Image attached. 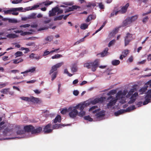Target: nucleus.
I'll list each match as a JSON object with an SVG mask.
<instances>
[{"instance_id":"1","label":"nucleus","mask_w":151,"mask_h":151,"mask_svg":"<svg viewBox=\"0 0 151 151\" xmlns=\"http://www.w3.org/2000/svg\"><path fill=\"white\" fill-rule=\"evenodd\" d=\"M100 110V109H98L93 111V114H95L98 112L96 113L95 115V116L96 117V119L98 120H100L103 119L105 115V111L102 110L99 112Z\"/></svg>"},{"instance_id":"2","label":"nucleus","mask_w":151,"mask_h":151,"mask_svg":"<svg viewBox=\"0 0 151 151\" xmlns=\"http://www.w3.org/2000/svg\"><path fill=\"white\" fill-rule=\"evenodd\" d=\"M68 110L69 115L71 118L74 119L78 115V112L77 110L73 109L72 107H70L68 109Z\"/></svg>"},{"instance_id":"3","label":"nucleus","mask_w":151,"mask_h":151,"mask_svg":"<svg viewBox=\"0 0 151 151\" xmlns=\"http://www.w3.org/2000/svg\"><path fill=\"white\" fill-rule=\"evenodd\" d=\"M99 65V60L98 59L95 60L93 62H91V69L93 72L95 71Z\"/></svg>"},{"instance_id":"4","label":"nucleus","mask_w":151,"mask_h":151,"mask_svg":"<svg viewBox=\"0 0 151 151\" xmlns=\"http://www.w3.org/2000/svg\"><path fill=\"white\" fill-rule=\"evenodd\" d=\"M145 98V100L143 102V105H145L150 102L151 99V89L148 91Z\"/></svg>"},{"instance_id":"5","label":"nucleus","mask_w":151,"mask_h":151,"mask_svg":"<svg viewBox=\"0 0 151 151\" xmlns=\"http://www.w3.org/2000/svg\"><path fill=\"white\" fill-rule=\"evenodd\" d=\"M133 35L129 33H127L126 36L124 38L125 46H126L128 45L132 38Z\"/></svg>"},{"instance_id":"6","label":"nucleus","mask_w":151,"mask_h":151,"mask_svg":"<svg viewBox=\"0 0 151 151\" xmlns=\"http://www.w3.org/2000/svg\"><path fill=\"white\" fill-rule=\"evenodd\" d=\"M111 99V100H110L109 102L107 104V107L108 108H109L110 107H111L113 105H114L116 103L117 99H115L112 96H110L108 98V99Z\"/></svg>"},{"instance_id":"7","label":"nucleus","mask_w":151,"mask_h":151,"mask_svg":"<svg viewBox=\"0 0 151 151\" xmlns=\"http://www.w3.org/2000/svg\"><path fill=\"white\" fill-rule=\"evenodd\" d=\"M63 62H61L53 66L50 70L49 74L51 75L52 73H53V72H55L54 71H56L57 69L61 67V65H63Z\"/></svg>"},{"instance_id":"8","label":"nucleus","mask_w":151,"mask_h":151,"mask_svg":"<svg viewBox=\"0 0 151 151\" xmlns=\"http://www.w3.org/2000/svg\"><path fill=\"white\" fill-rule=\"evenodd\" d=\"M22 7H19L17 8H13L11 9L8 10L6 11H4V12L5 14H11L12 12H16L17 11H21L23 9Z\"/></svg>"},{"instance_id":"9","label":"nucleus","mask_w":151,"mask_h":151,"mask_svg":"<svg viewBox=\"0 0 151 151\" xmlns=\"http://www.w3.org/2000/svg\"><path fill=\"white\" fill-rule=\"evenodd\" d=\"M80 8L81 7L78 6L73 5L71 7H70L66 9L65 13H66L68 12H70L73 11L74 10L77 9H80Z\"/></svg>"},{"instance_id":"10","label":"nucleus","mask_w":151,"mask_h":151,"mask_svg":"<svg viewBox=\"0 0 151 151\" xmlns=\"http://www.w3.org/2000/svg\"><path fill=\"white\" fill-rule=\"evenodd\" d=\"M30 101L34 104H38L40 102V100L39 98L35 97L32 96L30 97Z\"/></svg>"},{"instance_id":"11","label":"nucleus","mask_w":151,"mask_h":151,"mask_svg":"<svg viewBox=\"0 0 151 151\" xmlns=\"http://www.w3.org/2000/svg\"><path fill=\"white\" fill-rule=\"evenodd\" d=\"M59 10V8L57 7L53 8L51 12H49V16H55L56 13L58 12Z\"/></svg>"},{"instance_id":"12","label":"nucleus","mask_w":151,"mask_h":151,"mask_svg":"<svg viewBox=\"0 0 151 151\" xmlns=\"http://www.w3.org/2000/svg\"><path fill=\"white\" fill-rule=\"evenodd\" d=\"M103 100L104 99L102 97L100 98H96L91 101V103L93 104H95L99 102H102Z\"/></svg>"},{"instance_id":"13","label":"nucleus","mask_w":151,"mask_h":151,"mask_svg":"<svg viewBox=\"0 0 151 151\" xmlns=\"http://www.w3.org/2000/svg\"><path fill=\"white\" fill-rule=\"evenodd\" d=\"M34 127L32 125H27L25 126L24 127V129L25 130L28 132H31L32 133V132L33 129Z\"/></svg>"},{"instance_id":"14","label":"nucleus","mask_w":151,"mask_h":151,"mask_svg":"<svg viewBox=\"0 0 151 151\" xmlns=\"http://www.w3.org/2000/svg\"><path fill=\"white\" fill-rule=\"evenodd\" d=\"M42 128L41 127H39L35 129L34 127L32 131V134H38L42 130Z\"/></svg>"},{"instance_id":"15","label":"nucleus","mask_w":151,"mask_h":151,"mask_svg":"<svg viewBox=\"0 0 151 151\" xmlns=\"http://www.w3.org/2000/svg\"><path fill=\"white\" fill-rule=\"evenodd\" d=\"M129 6V3H128L126 5L123 7H122L121 9V10L119 11V12H121L122 13H125L127 10L128 7Z\"/></svg>"},{"instance_id":"16","label":"nucleus","mask_w":151,"mask_h":151,"mask_svg":"<svg viewBox=\"0 0 151 151\" xmlns=\"http://www.w3.org/2000/svg\"><path fill=\"white\" fill-rule=\"evenodd\" d=\"M131 23L128 17L123 22L122 26L124 27Z\"/></svg>"},{"instance_id":"17","label":"nucleus","mask_w":151,"mask_h":151,"mask_svg":"<svg viewBox=\"0 0 151 151\" xmlns=\"http://www.w3.org/2000/svg\"><path fill=\"white\" fill-rule=\"evenodd\" d=\"M36 68L35 67H32V68L27 70L24 72L21 73V74H24L29 72L33 73L35 71Z\"/></svg>"},{"instance_id":"18","label":"nucleus","mask_w":151,"mask_h":151,"mask_svg":"<svg viewBox=\"0 0 151 151\" xmlns=\"http://www.w3.org/2000/svg\"><path fill=\"white\" fill-rule=\"evenodd\" d=\"M138 18V15H136L134 16H133L132 17H128V18L129 20H130V22H131V23H132V22L135 21V20H136Z\"/></svg>"},{"instance_id":"19","label":"nucleus","mask_w":151,"mask_h":151,"mask_svg":"<svg viewBox=\"0 0 151 151\" xmlns=\"http://www.w3.org/2000/svg\"><path fill=\"white\" fill-rule=\"evenodd\" d=\"M65 126V125L64 124H56L53 126L52 129H58L59 128H60L61 127H62Z\"/></svg>"},{"instance_id":"20","label":"nucleus","mask_w":151,"mask_h":151,"mask_svg":"<svg viewBox=\"0 0 151 151\" xmlns=\"http://www.w3.org/2000/svg\"><path fill=\"white\" fill-rule=\"evenodd\" d=\"M61 122V117L60 115H57L55 118L54 122L56 123L57 122Z\"/></svg>"},{"instance_id":"21","label":"nucleus","mask_w":151,"mask_h":151,"mask_svg":"<svg viewBox=\"0 0 151 151\" xmlns=\"http://www.w3.org/2000/svg\"><path fill=\"white\" fill-rule=\"evenodd\" d=\"M6 36L7 38L10 39H14L18 37L17 35L12 33L6 35Z\"/></svg>"},{"instance_id":"22","label":"nucleus","mask_w":151,"mask_h":151,"mask_svg":"<svg viewBox=\"0 0 151 151\" xmlns=\"http://www.w3.org/2000/svg\"><path fill=\"white\" fill-rule=\"evenodd\" d=\"M148 86L146 85L144 87L141 88L139 90V92L140 93V94H143L144 92H145L147 89Z\"/></svg>"},{"instance_id":"23","label":"nucleus","mask_w":151,"mask_h":151,"mask_svg":"<svg viewBox=\"0 0 151 151\" xmlns=\"http://www.w3.org/2000/svg\"><path fill=\"white\" fill-rule=\"evenodd\" d=\"M126 111L122 109L119 110L117 112H116L114 113V115L115 116H117L120 114H121L122 113H124Z\"/></svg>"},{"instance_id":"24","label":"nucleus","mask_w":151,"mask_h":151,"mask_svg":"<svg viewBox=\"0 0 151 151\" xmlns=\"http://www.w3.org/2000/svg\"><path fill=\"white\" fill-rule=\"evenodd\" d=\"M36 14L35 13H32L28 16V18L29 19H35L36 18Z\"/></svg>"},{"instance_id":"25","label":"nucleus","mask_w":151,"mask_h":151,"mask_svg":"<svg viewBox=\"0 0 151 151\" xmlns=\"http://www.w3.org/2000/svg\"><path fill=\"white\" fill-rule=\"evenodd\" d=\"M9 88H4L0 91V92L3 94H7L9 92Z\"/></svg>"},{"instance_id":"26","label":"nucleus","mask_w":151,"mask_h":151,"mask_svg":"<svg viewBox=\"0 0 151 151\" xmlns=\"http://www.w3.org/2000/svg\"><path fill=\"white\" fill-rule=\"evenodd\" d=\"M109 49L107 47L105 48L104 50L101 53V57H104L106 55L108 52Z\"/></svg>"},{"instance_id":"27","label":"nucleus","mask_w":151,"mask_h":151,"mask_svg":"<svg viewBox=\"0 0 151 151\" xmlns=\"http://www.w3.org/2000/svg\"><path fill=\"white\" fill-rule=\"evenodd\" d=\"M57 74L58 72L57 71H55L54 72H53V73L50 75H51L52 78L51 80L52 81H53L56 78Z\"/></svg>"},{"instance_id":"28","label":"nucleus","mask_w":151,"mask_h":151,"mask_svg":"<svg viewBox=\"0 0 151 151\" xmlns=\"http://www.w3.org/2000/svg\"><path fill=\"white\" fill-rule=\"evenodd\" d=\"M112 64L113 65H117L120 63V61L118 60H114L112 61Z\"/></svg>"},{"instance_id":"29","label":"nucleus","mask_w":151,"mask_h":151,"mask_svg":"<svg viewBox=\"0 0 151 151\" xmlns=\"http://www.w3.org/2000/svg\"><path fill=\"white\" fill-rule=\"evenodd\" d=\"M71 70L73 72H76L77 70V68L76 65L75 64L73 65L71 68Z\"/></svg>"},{"instance_id":"30","label":"nucleus","mask_w":151,"mask_h":151,"mask_svg":"<svg viewBox=\"0 0 151 151\" xmlns=\"http://www.w3.org/2000/svg\"><path fill=\"white\" fill-rule=\"evenodd\" d=\"M89 24L86 23L81 24L80 27L82 29H85L88 27Z\"/></svg>"},{"instance_id":"31","label":"nucleus","mask_w":151,"mask_h":151,"mask_svg":"<svg viewBox=\"0 0 151 151\" xmlns=\"http://www.w3.org/2000/svg\"><path fill=\"white\" fill-rule=\"evenodd\" d=\"M84 119L85 120L88 121L89 122H92L93 121V119L91 118L89 115L84 116Z\"/></svg>"},{"instance_id":"32","label":"nucleus","mask_w":151,"mask_h":151,"mask_svg":"<svg viewBox=\"0 0 151 151\" xmlns=\"http://www.w3.org/2000/svg\"><path fill=\"white\" fill-rule=\"evenodd\" d=\"M134 89H131L130 91L128 92L127 95V97H129L131 96L133 94V93L134 92Z\"/></svg>"},{"instance_id":"33","label":"nucleus","mask_w":151,"mask_h":151,"mask_svg":"<svg viewBox=\"0 0 151 151\" xmlns=\"http://www.w3.org/2000/svg\"><path fill=\"white\" fill-rule=\"evenodd\" d=\"M63 57V56L59 54H57L54 55V56H52V59H57L59 58L60 57Z\"/></svg>"},{"instance_id":"34","label":"nucleus","mask_w":151,"mask_h":151,"mask_svg":"<svg viewBox=\"0 0 151 151\" xmlns=\"http://www.w3.org/2000/svg\"><path fill=\"white\" fill-rule=\"evenodd\" d=\"M116 90H112L110 91L107 93V95L110 96L115 94L116 93Z\"/></svg>"},{"instance_id":"35","label":"nucleus","mask_w":151,"mask_h":151,"mask_svg":"<svg viewBox=\"0 0 151 151\" xmlns=\"http://www.w3.org/2000/svg\"><path fill=\"white\" fill-rule=\"evenodd\" d=\"M91 62L89 63H86L84 64V67L87 68L88 69L91 68Z\"/></svg>"},{"instance_id":"36","label":"nucleus","mask_w":151,"mask_h":151,"mask_svg":"<svg viewBox=\"0 0 151 151\" xmlns=\"http://www.w3.org/2000/svg\"><path fill=\"white\" fill-rule=\"evenodd\" d=\"M86 114V112L83 110L81 111L78 113V115L81 117H82L84 116Z\"/></svg>"},{"instance_id":"37","label":"nucleus","mask_w":151,"mask_h":151,"mask_svg":"<svg viewBox=\"0 0 151 151\" xmlns=\"http://www.w3.org/2000/svg\"><path fill=\"white\" fill-rule=\"evenodd\" d=\"M39 6V5H34V6H32L31 9H30V7H29V9H27V10H35L36 8H38Z\"/></svg>"},{"instance_id":"38","label":"nucleus","mask_w":151,"mask_h":151,"mask_svg":"<svg viewBox=\"0 0 151 151\" xmlns=\"http://www.w3.org/2000/svg\"><path fill=\"white\" fill-rule=\"evenodd\" d=\"M135 108L134 106H131L127 108L126 109V111H129L131 110L134 109Z\"/></svg>"},{"instance_id":"39","label":"nucleus","mask_w":151,"mask_h":151,"mask_svg":"<svg viewBox=\"0 0 151 151\" xmlns=\"http://www.w3.org/2000/svg\"><path fill=\"white\" fill-rule=\"evenodd\" d=\"M22 55V52L20 51H17L15 54V55L16 57L20 56Z\"/></svg>"},{"instance_id":"40","label":"nucleus","mask_w":151,"mask_h":151,"mask_svg":"<svg viewBox=\"0 0 151 151\" xmlns=\"http://www.w3.org/2000/svg\"><path fill=\"white\" fill-rule=\"evenodd\" d=\"M63 17V15H61L57 17L54 18V20L55 21L57 20H61L62 19Z\"/></svg>"},{"instance_id":"41","label":"nucleus","mask_w":151,"mask_h":151,"mask_svg":"<svg viewBox=\"0 0 151 151\" xmlns=\"http://www.w3.org/2000/svg\"><path fill=\"white\" fill-rule=\"evenodd\" d=\"M21 50H25V51L24 52V53H27L28 52H29L30 50L28 48H25L24 47H22L21 48Z\"/></svg>"},{"instance_id":"42","label":"nucleus","mask_w":151,"mask_h":151,"mask_svg":"<svg viewBox=\"0 0 151 151\" xmlns=\"http://www.w3.org/2000/svg\"><path fill=\"white\" fill-rule=\"evenodd\" d=\"M25 133V131L24 130H19L17 132V134H23Z\"/></svg>"},{"instance_id":"43","label":"nucleus","mask_w":151,"mask_h":151,"mask_svg":"<svg viewBox=\"0 0 151 151\" xmlns=\"http://www.w3.org/2000/svg\"><path fill=\"white\" fill-rule=\"evenodd\" d=\"M129 50H124L123 52L122 53L123 54V57H125L126 56L127 54L128 53Z\"/></svg>"},{"instance_id":"44","label":"nucleus","mask_w":151,"mask_h":151,"mask_svg":"<svg viewBox=\"0 0 151 151\" xmlns=\"http://www.w3.org/2000/svg\"><path fill=\"white\" fill-rule=\"evenodd\" d=\"M119 12V11H117L116 12L114 10L111 14L110 17H113L114 15H116L118 12Z\"/></svg>"},{"instance_id":"45","label":"nucleus","mask_w":151,"mask_h":151,"mask_svg":"<svg viewBox=\"0 0 151 151\" xmlns=\"http://www.w3.org/2000/svg\"><path fill=\"white\" fill-rule=\"evenodd\" d=\"M99 7L101 9H104V5L102 4V2L98 3Z\"/></svg>"},{"instance_id":"46","label":"nucleus","mask_w":151,"mask_h":151,"mask_svg":"<svg viewBox=\"0 0 151 151\" xmlns=\"http://www.w3.org/2000/svg\"><path fill=\"white\" fill-rule=\"evenodd\" d=\"M115 42V40H113L110 42L108 44V47H110L112 45H113Z\"/></svg>"},{"instance_id":"47","label":"nucleus","mask_w":151,"mask_h":151,"mask_svg":"<svg viewBox=\"0 0 151 151\" xmlns=\"http://www.w3.org/2000/svg\"><path fill=\"white\" fill-rule=\"evenodd\" d=\"M136 98H132V97L130 98V100L128 102L129 104H131L134 103L136 100Z\"/></svg>"},{"instance_id":"48","label":"nucleus","mask_w":151,"mask_h":151,"mask_svg":"<svg viewBox=\"0 0 151 151\" xmlns=\"http://www.w3.org/2000/svg\"><path fill=\"white\" fill-rule=\"evenodd\" d=\"M35 54L32 53L29 55V57L30 58H35L37 60L39 59L40 58V57L38 56V57H35Z\"/></svg>"},{"instance_id":"49","label":"nucleus","mask_w":151,"mask_h":151,"mask_svg":"<svg viewBox=\"0 0 151 151\" xmlns=\"http://www.w3.org/2000/svg\"><path fill=\"white\" fill-rule=\"evenodd\" d=\"M64 73L67 74L68 75V76H73V74H71L68 72L67 69H65L64 70Z\"/></svg>"},{"instance_id":"50","label":"nucleus","mask_w":151,"mask_h":151,"mask_svg":"<svg viewBox=\"0 0 151 151\" xmlns=\"http://www.w3.org/2000/svg\"><path fill=\"white\" fill-rule=\"evenodd\" d=\"M21 99L23 100L28 102L30 101V97H22Z\"/></svg>"},{"instance_id":"51","label":"nucleus","mask_w":151,"mask_h":151,"mask_svg":"<svg viewBox=\"0 0 151 151\" xmlns=\"http://www.w3.org/2000/svg\"><path fill=\"white\" fill-rule=\"evenodd\" d=\"M92 19V15H89L88 17H87V19H86V22H89L90 20H91Z\"/></svg>"},{"instance_id":"52","label":"nucleus","mask_w":151,"mask_h":151,"mask_svg":"<svg viewBox=\"0 0 151 151\" xmlns=\"http://www.w3.org/2000/svg\"><path fill=\"white\" fill-rule=\"evenodd\" d=\"M7 84V83H0V88L4 87Z\"/></svg>"},{"instance_id":"53","label":"nucleus","mask_w":151,"mask_h":151,"mask_svg":"<svg viewBox=\"0 0 151 151\" xmlns=\"http://www.w3.org/2000/svg\"><path fill=\"white\" fill-rule=\"evenodd\" d=\"M20 1V0H14L12 1V3L13 4H17L22 1Z\"/></svg>"},{"instance_id":"54","label":"nucleus","mask_w":151,"mask_h":151,"mask_svg":"<svg viewBox=\"0 0 151 151\" xmlns=\"http://www.w3.org/2000/svg\"><path fill=\"white\" fill-rule=\"evenodd\" d=\"M59 50V48H58L54 50H52L50 51H48V55L51 53H52L53 52H55L56 51L58 50Z\"/></svg>"},{"instance_id":"55","label":"nucleus","mask_w":151,"mask_h":151,"mask_svg":"<svg viewBox=\"0 0 151 151\" xmlns=\"http://www.w3.org/2000/svg\"><path fill=\"white\" fill-rule=\"evenodd\" d=\"M9 22V23H14L17 22V21L16 20L14 19H8Z\"/></svg>"},{"instance_id":"56","label":"nucleus","mask_w":151,"mask_h":151,"mask_svg":"<svg viewBox=\"0 0 151 151\" xmlns=\"http://www.w3.org/2000/svg\"><path fill=\"white\" fill-rule=\"evenodd\" d=\"M149 19V18L147 16L146 17H145L144 18L143 20H142V22L144 23H145Z\"/></svg>"},{"instance_id":"57","label":"nucleus","mask_w":151,"mask_h":151,"mask_svg":"<svg viewBox=\"0 0 151 151\" xmlns=\"http://www.w3.org/2000/svg\"><path fill=\"white\" fill-rule=\"evenodd\" d=\"M68 111L67 109L66 108L64 109H63L61 111V114H65Z\"/></svg>"},{"instance_id":"58","label":"nucleus","mask_w":151,"mask_h":151,"mask_svg":"<svg viewBox=\"0 0 151 151\" xmlns=\"http://www.w3.org/2000/svg\"><path fill=\"white\" fill-rule=\"evenodd\" d=\"M138 95V93L137 92H135L132 95L131 97H132V98H136V97Z\"/></svg>"},{"instance_id":"59","label":"nucleus","mask_w":151,"mask_h":151,"mask_svg":"<svg viewBox=\"0 0 151 151\" xmlns=\"http://www.w3.org/2000/svg\"><path fill=\"white\" fill-rule=\"evenodd\" d=\"M80 107H79V109L81 111L83 110V109H84V105L83 104H80Z\"/></svg>"},{"instance_id":"60","label":"nucleus","mask_w":151,"mask_h":151,"mask_svg":"<svg viewBox=\"0 0 151 151\" xmlns=\"http://www.w3.org/2000/svg\"><path fill=\"white\" fill-rule=\"evenodd\" d=\"M80 104H78L76 105L75 106H73V107H72V108L73 109H79Z\"/></svg>"},{"instance_id":"61","label":"nucleus","mask_w":151,"mask_h":151,"mask_svg":"<svg viewBox=\"0 0 151 151\" xmlns=\"http://www.w3.org/2000/svg\"><path fill=\"white\" fill-rule=\"evenodd\" d=\"M97 106H93L91 107L89 109V111H91L95 109L96 108H97Z\"/></svg>"},{"instance_id":"62","label":"nucleus","mask_w":151,"mask_h":151,"mask_svg":"<svg viewBox=\"0 0 151 151\" xmlns=\"http://www.w3.org/2000/svg\"><path fill=\"white\" fill-rule=\"evenodd\" d=\"M30 25L29 24H25L24 25H21L20 27H24L26 28L27 27H29Z\"/></svg>"},{"instance_id":"63","label":"nucleus","mask_w":151,"mask_h":151,"mask_svg":"<svg viewBox=\"0 0 151 151\" xmlns=\"http://www.w3.org/2000/svg\"><path fill=\"white\" fill-rule=\"evenodd\" d=\"M85 38H84V37L83 38L81 39L79 41H78L77 42H76L75 43V44H76L77 43L79 44L81 42H83L84 41V39Z\"/></svg>"},{"instance_id":"64","label":"nucleus","mask_w":151,"mask_h":151,"mask_svg":"<svg viewBox=\"0 0 151 151\" xmlns=\"http://www.w3.org/2000/svg\"><path fill=\"white\" fill-rule=\"evenodd\" d=\"M79 93V92L77 90H75L73 91V94L76 96L78 95Z\"/></svg>"}]
</instances>
